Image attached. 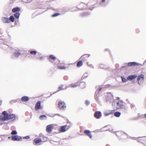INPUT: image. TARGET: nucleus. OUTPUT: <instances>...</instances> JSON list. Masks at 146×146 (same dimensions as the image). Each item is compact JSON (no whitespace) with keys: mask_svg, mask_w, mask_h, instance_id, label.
<instances>
[{"mask_svg":"<svg viewBox=\"0 0 146 146\" xmlns=\"http://www.w3.org/2000/svg\"><path fill=\"white\" fill-rule=\"evenodd\" d=\"M66 125H64L61 126L60 128L59 129V131L60 132H64L66 131Z\"/></svg>","mask_w":146,"mask_h":146,"instance_id":"obj_16","label":"nucleus"},{"mask_svg":"<svg viewBox=\"0 0 146 146\" xmlns=\"http://www.w3.org/2000/svg\"><path fill=\"white\" fill-rule=\"evenodd\" d=\"M121 113L119 111H117L114 113V115L117 117H119L120 115H121Z\"/></svg>","mask_w":146,"mask_h":146,"instance_id":"obj_28","label":"nucleus"},{"mask_svg":"<svg viewBox=\"0 0 146 146\" xmlns=\"http://www.w3.org/2000/svg\"><path fill=\"white\" fill-rule=\"evenodd\" d=\"M105 67V65L103 64H100L99 65V68H100L104 69Z\"/></svg>","mask_w":146,"mask_h":146,"instance_id":"obj_38","label":"nucleus"},{"mask_svg":"<svg viewBox=\"0 0 146 146\" xmlns=\"http://www.w3.org/2000/svg\"><path fill=\"white\" fill-rule=\"evenodd\" d=\"M144 75L143 74L139 75L137 77V80H143L144 78Z\"/></svg>","mask_w":146,"mask_h":146,"instance_id":"obj_21","label":"nucleus"},{"mask_svg":"<svg viewBox=\"0 0 146 146\" xmlns=\"http://www.w3.org/2000/svg\"><path fill=\"white\" fill-rule=\"evenodd\" d=\"M145 117L146 118V113L144 115Z\"/></svg>","mask_w":146,"mask_h":146,"instance_id":"obj_49","label":"nucleus"},{"mask_svg":"<svg viewBox=\"0 0 146 146\" xmlns=\"http://www.w3.org/2000/svg\"><path fill=\"white\" fill-rule=\"evenodd\" d=\"M31 1H29V0H27V1L25 2L27 3L30 2Z\"/></svg>","mask_w":146,"mask_h":146,"instance_id":"obj_47","label":"nucleus"},{"mask_svg":"<svg viewBox=\"0 0 146 146\" xmlns=\"http://www.w3.org/2000/svg\"><path fill=\"white\" fill-rule=\"evenodd\" d=\"M2 20L4 23H9V18L6 17H2Z\"/></svg>","mask_w":146,"mask_h":146,"instance_id":"obj_18","label":"nucleus"},{"mask_svg":"<svg viewBox=\"0 0 146 146\" xmlns=\"http://www.w3.org/2000/svg\"><path fill=\"white\" fill-rule=\"evenodd\" d=\"M105 0H102V3H104L105 2Z\"/></svg>","mask_w":146,"mask_h":146,"instance_id":"obj_48","label":"nucleus"},{"mask_svg":"<svg viewBox=\"0 0 146 146\" xmlns=\"http://www.w3.org/2000/svg\"><path fill=\"white\" fill-rule=\"evenodd\" d=\"M116 135L117 136V134H116Z\"/></svg>","mask_w":146,"mask_h":146,"instance_id":"obj_55","label":"nucleus"},{"mask_svg":"<svg viewBox=\"0 0 146 146\" xmlns=\"http://www.w3.org/2000/svg\"><path fill=\"white\" fill-rule=\"evenodd\" d=\"M38 54H37L36 57V58L39 60L40 61H42L43 60L44 58L43 56H41L40 55V54L38 52Z\"/></svg>","mask_w":146,"mask_h":146,"instance_id":"obj_13","label":"nucleus"},{"mask_svg":"<svg viewBox=\"0 0 146 146\" xmlns=\"http://www.w3.org/2000/svg\"><path fill=\"white\" fill-rule=\"evenodd\" d=\"M35 108L36 110L41 109L42 108V106H41V103L40 101H38L36 104Z\"/></svg>","mask_w":146,"mask_h":146,"instance_id":"obj_10","label":"nucleus"},{"mask_svg":"<svg viewBox=\"0 0 146 146\" xmlns=\"http://www.w3.org/2000/svg\"><path fill=\"white\" fill-rule=\"evenodd\" d=\"M58 68H59L61 69H64L66 68V67L64 66L61 65L58 66Z\"/></svg>","mask_w":146,"mask_h":146,"instance_id":"obj_37","label":"nucleus"},{"mask_svg":"<svg viewBox=\"0 0 146 146\" xmlns=\"http://www.w3.org/2000/svg\"><path fill=\"white\" fill-rule=\"evenodd\" d=\"M10 138V137H8V138Z\"/></svg>","mask_w":146,"mask_h":146,"instance_id":"obj_53","label":"nucleus"},{"mask_svg":"<svg viewBox=\"0 0 146 146\" xmlns=\"http://www.w3.org/2000/svg\"><path fill=\"white\" fill-rule=\"evenodd\" d=\"M102 88H99V90H97V91H98L99 92L100 91L102 90Z\"/></svg>","mask_w":146,"mask_h":146,"instance_id":"obj_45","label":"nucleus"},{"mask_svg":"<svg viewBox=\"0 0 146 146\" xmlns=\"http://www.w3.org/2000/svg\"><path fill=\"white\" fill-rule=\"evenodd\" d=\"M55 115H58V116H60V117H63L60 114H56Z\"/></svg>","mask_w":146,"mask_h":146,"instance_id":"obj_46","label":"nucleus"},{"mask_svg":"<svg viewBox=\"0 0 146 146\" xmlns=\"http://www.w3.org/2000/svg\"><path fill=\"white\" fill-rule=\"evenodd\" d=\"M30 138V137L29 136H27L25 137H23V138L24 139H28Z\"/></svg>","mask_w":146,"mask_h":146,"instance_id":"obj_40","label":"nucleus"},{"mask_svg":"<svg viewBox=\"0 0 146 146\" xmlns=\"http://www.w3.org/2000/svg\"><path fill=\"white\" fill-rule=\"evenodd\" d=\"M108 49H106L105 50L106 51V50H108Z\"/></svg>","mask_w":146,"mask_h":146,"instance_id":"obj_51","label":"nucleus"},{"mask_svg":"<svg viewBox=\"0 0 146 146\" xmlns=\"http://www.w3.org/2000/svg\"><path fill=\"white\" fill-rule=\"evenodd\" d=\"M109 131H110L111 132H113V129H109Z\"/></svg>","mask_w":146,"mask_h":146,"instance_id":"obj_44","label":"nucleus"},{"mask_svg":"<svg viewBox=\"0 0 146 146\" xmlns=\"http://www.w3.org/2000/svg\"><path fill=\"white\" fill-rule=\"evenodd\" d=\"M83 62L82 60H80L78 62L77 64V66L78 67H80L83 65Z\"/></svg>","mask_w":146,"mask_h":146,"instance_id":"obj_24","label":"nucleus"},{"mask_svg":"<svg viewBox=\"0 0 146 146\" xmlns=\"http://www.w3.org/2000/svg\"><path fill=\"white\" fill-rule=\"evenodd\" d=\"M95 98L96 101L98 103L100 102V100L101 96L100 93L98 91H96L95 94Z\"/></svg>","mask_w":146,"mask_h":146,"instance_id":"obj_4","label":"nucleus"},{"mask_svg":"<svg viewBox=\"0 0 146 146\" xmlns=\"http://www.w3.org/2000/svg\"><path fill=\"white\" fill-rule=\"evenodd\" d=\"M78 86V84L76 83L75 84H70L69 86L72 88H75L77 86Z\"/></svg>","mask_w":146,"mask_h":146,"instance_id":"obj_31","label":"nucleus"},{"mask_svg":"<svg viewBox=\"0 0 146 146\" xmlns=\"http://www.w3.org/2000/svg\"><path fill=\"white\" fill-rule=\"evenodd\" d=\"M118 98V100H119V98Z\"/></svg>","mask_w":146,"mask_h":146,"instance_id":"obj_54","label":"nucleus"},{"mask_svg":"<svg viewBox=\"0 0 146 146\" xmlns=\"http://www.w3.org/2000/svg\"><path fill=\"white\" fill-rule=\"evenodd\" d=\"M84 133L89 136L90 138H92V135L90 130H85L84 131Z\"/></svg>","mask_w":146,"mask_h":146,"instance_id":"obj_12","label":"nucleus"},{"mask_svg":"<svg viewBox=\"0 0 146 146\" xmlns=\"http://www.w3.org/2000/svg\"><path fill=\"white\" fill-rule=\"evenodd\" d=\"M137 76L136 75H131L127 77V79L128 80H132L133 79H134Z\"/></svg>","mask_w":146,"mask_h":146,"instance_id":"obj_14","label":"nucleus"},{"mask_svg":"<svg viewBox=\"0 0 146 146\" xmlns=\"http://www.w3.org/2000/svg\"><path fill=\"white\" fill-rule=\"evenodd\" d=\"M9 19V20L10 23L11 21L13 22L15 21V18L13 15L11 16Z\"/></svg>","mask_w":146,"mask_h":146,"instance_id":"obj_29","label":"nucleus"},{"mask_svg":"<svg viewBox=\"0 0 146 146\" xmlns=\"http://www.w3.org/2000/svg\"><path fill=\"white\" fill-rule=\"evenodd\" d=\"M11 139L13 141H20L22 137L18 135H12L11 136Z\"/></svg>","mask_w":146,"mask_h":146,"instance_id":"obj_6","label":"nucleus"},{"mask_svg":"<svg viewBox=\"0 0 146 146\" xmlns=\"http://www.w3.org/2000/svg\"><path fill=\"white\" fill-rule=\"evenodd\" d=\"M17 116L13 113L9 114L6 111H4L0 115V125H3L4 123L1 121H4L11 120L12 121H15L18 119Z\"/></svg>","mask_w":146,"mask_h":146,"instance_id":"obj_1","label":"nucleus"},{"mask_svg":"<svg viewBox=\"0 0 146 146\" xmlns=\"http://www.w3.org/2000/svg\"><path fill=\"white\" fill-rule=\"evenodd\" d=\"M58 105L59 108L60 109H64L66 108V106L65 105L64 102L62 101H59Z\"/></svg>","mask_w":146,"mask_h":146,"instance_id":"obj_8","label":"nucleus"},{"mask_svg":"<svg viewBox=\"0 0 146 146\" xmlns=\"http://www.w3.org/2000/svg\"><path fill=\"white\" fill-rule=\"evenodd\" d=\"M143 80H137L138 81V84L139 85H141L143 83Z\"/></svg>","mask_w":146,"mask_h":146,"instance_id":"obj_39","label":"nucleus"},{"mask_svg":"<svg viewBox=\"0 0 146 146\" xmlns=\"http://www.w3.org/2000/svg\"><path fill=\"white\" fill-rule=\"evenodd\" d=\"M14 16L16 19H18L19 18L20 14L18 12H16L14 14Z\"/></svg>","mask_w":146,"mask_h":146,"instance_id":"obj_25","label":"nucleus"},{"mask_svg":"<svg viewBox=\"0 0 146 146\" xmlns=\"http://www.w3.org/2000/svg\"><path fill=\"white\" fill-rule=\"evenodd\" d=\"M110 112H109L108 113H104V115L105 116H108V115H110Z\"/></svg>","mask_w":146,"mask_h":146,"instance_id":"obj_43","label":"nucleus"},{"mask_svg":"<svg viewBox=\"0 0 146 146\" xmlns=\"http://www.w3.org/2000/svg\"><path fill=\"white\" fill-rule=\"evenodd\" d=\"M17 134V132L16 130H13L11 133V134L13 135H16Z\"/></svg>","mask_w":146,"mask_h":146,"instance_id":"obj_35","label":"nucleus"},{"mask_svg":"<svg viewBox=\"0 0 146 146\" xmlns=\"http://www.w3.org/2000/svg\"><path fill=\"white\" fill-rule=\"evenodd\" d=\"M63 85H61L58 88V89H59L58 91H59L60 90H65L67 88L66 87H65V88H63Z\"/></svg>","mask_w":146,"mask_h":146,"instance_id":"obj_30","label":"nucleus"},{"mask_svg":"<svg viewBox=\"0 0 146 146\" xmlns=\"http://www.w3.org/2000/svg\"><path fill=\"white\" fill-rule=\"evenodd\" d=\"M29 98L27 96H24L22 97L21 99V100L23 102H26L28 101Z\"/></svg>","mask_w":146,"mask_h":146,"instance_id":"obj_17","label":"nucleus"},{"mask_svg":"<svg viewBox=\"0 0 146 146\" xmlns=\"http://www.w3.org/2000/svg\"><path fill=\"white\" fill-rule=\"evenodd\" d=\"M34 142L36 144H38L42 141L41 139L40 138H36L34 140Z\"/></svg>","mask_w":146,"mask_h":146,"instance_id":"obj_19","label":"nucleus"},{"mask_svg":"<svg viewBox=\"0 0 146 146\" xmlns=\"http://www.w3.org/2000/svg\"><path fill=\"white\" fill-rule=\"evenodd\" d=\"M113 100V96L111 94H109L107 96L106 98V100L107 102H111Z\"/></svg>","mask_w":146,"mask_h":146,"instance_id":"obj_7","label":"nucleus"},{"mask_svg":"<svg viewBox=\"0 0 146 146\" xmlns=\"http://www.w3.org/2000/svg\"><path fill=\"white\" fill-rule=\"evenodd\" d=\"M87 65L90 68L93 69L94 68V66L92 64H90L89 62L87 63Z\"/></svg>","mask_w":146,"mask_h":146,"instance_id":"obj_34","label":"nucleus"},{"mask_svg":"<svg viewBox=\"0 0 146 146\" xmlns=\"http://www.w3.org/2000/svg\"><path fill=\"white\" fill-rule=\"evenodd\" d=\"M20 10V8L18 7H16L15 8H13L12 10V11L13 13H16L17 12L19 11Z\"/></svg>","mask_w":146,"mask_h":146,"instance_id":"obj_15","label":"nucleus"},{"mask_svg":"<svg viewBox=\"0 0 146 146\" xmlns=\"http://www.w3.org/2000/svg\"><path fill=\"white\" fill-rule=\"evenodd\" d=\"M94 117L97 119L100 118L102 116L101 112L100 111H97L95 112L94 114Z\"/></svg>","mask_w":146,"mask_h":146,"instance_id":"obj_5","label":"nucleus"},{"mask_svg":"<svg viewBox=\"0 0 146 146\" xmlns=\"http://www.w3.org/2000/svg\"><path fill=\"white\" fill-rule=\"evenodd\" d=\"M121 78L122 81L123 83L126 82L127 81V80H128L127 79H127H125V78H124V77L123 76L121 77Z\"/></svg>","mask_w":146,"mask_h":146,"instance_id":"obj_32","label":"nucleus"},{"mask_svg":"<svg viewBox=\"0 0 146 146\" xmlns=\"http://www.w3.org/2000/svg\"><path fill=\"white\" fill-rule=\"evenodd\" d=\"M109 112H110V114H112L113 113H114V110H111L109 111Z\"/></svg>","mask_w":146,"mask_h":146,"instance_id":"obj_42","label":"nucleus"},{"mask_svg":"<svg viewBox=\"0 0 146 146\" xmlns=\"http://www.w3.org/2000/svg\"><path fill=\"white\" fill-rule=\"evenodd\" d=\"M117 105L116 108L117 109H124L125 106L123 105V101L122 100H115L112 102V105L114 106L115 104Z\"/></svg>","mask_w":146,"mask_h":146,"instance_id":"obj_2","label":"nucleus"},{"mask_svg":"<svg viewBox=\"0 0 146 146\" xmlns=\"http://www.w3.org/2000/svg\"><path fill=\"white\" fill-rule=\"evenodd\" d=\"M59 15H60V13H55L52 15V17H56L58 16Z\"/></svg>","mask_w":146,"mask_h":146,"instance_id":"obj_36","label":"nucleus"},{"mask_svg":"<svg viewBox=\"0 0 146 146\" xmlns=\"http://www.w3.org/2000/svg\"><path fill=\"white\" fill-rule=\"evenodd\" d=\"M141 64L137 63L135 62H130L128 63V65L129 66H139L141 65Z\"/></svg>","mask_w":146,"mask_h":146,"instance_id":"obj_9","label":"nucleus"},{"mask_svg":"<svg viewBox=\"0 0 146 146\" xmlns=\"http://www.w3.org/2000/svg\"><path fill=\"white\" fill-rule=\"evenodd\" d=\"M0 138H1L0 137Z\"/></svg>","mask_w":146,"mask_h":146,"instance_id":"obj_56","label":"nucleus"},{"mask_svg":"<svg viewBox=\"0 0 146 146\" xmlns=\"http://www.w3.org/2000/svg\"><path fill=\"white\" fill-rule=\"evenodd\" d=\"M49 57L50 59L53 60H54L56 59V57L54 56L53 55H50L49 56Z\"/></svg>","mask_w":146,"mask_h":146,"instance_id":"obj_33","label":"nucleus"},{"mask_svg":"<svg viewBox=\"0 0 146 146\" xmlns=\"http://www.w3.org/2000/svg\"><path fill=\"white\" fill-rule=\"evenodd\" d=\"M89 74L88 72H87L85 73L83 75L81 78L82 79H83L86 78L88 76Z\"/></svg>","mask_w":146,"mask_h":146,"instance_id":"obj_22","label":"nucleus"},{"mask_svg":"<svg viewBox=\"0 0 146 146\" xmlns=\"http://www.w3.org/2000/svg\"><path fill=\"white\" fill-rule=\"evenodd\" d=\"M47 118L46 116L45 115H41L39 117L40 119L41 120H46L47 119Z\"/></svg>","mask_w":146,"mask_h":146,"instance_id":"obj_23","label":"nucleus"},{"mask_svg":"<svg viewBox=\"0 0 146 146\" xmlns=\"http://www.w3.org/2000/svg\"><path fill=\"white\" fill-rule=\"evenodd\" d=\"M80 85L82 88H84L86 86V83L84 82H81Z\"/></svg>","mask_w":146,"mask_h":146,"instance_id":"obj_27","label":"nucleus"},{"mask_svg":"<svg viewBox=\"0 0 146 146\" xmlns=\"http://www.w3.org/2000/svg\"><path fill=\"white\" fill-rule=\"evenodd\" d=\"M24 50L22 49H17L13 51V55L11 56L12 58H14L13 56L15 57H18L21 54H23L24 53Z\"/></svg>","mask_w":146,"mask_h":146,"instance_id":"obj_3","label":"nucleus"},{"mask_svg":"<svg viewBox=\"0 0 146 146\" xmlns=\"http://www.w3.org/2000/svg\"><path fill=\"white\" fill-rule=\"evenodd\" d=\"M52 125H48L46 127V131L48 133L51 132L52 131Z\"/></svg>","mask_w":146,"mask_h":146,"instance_id":"obj_11","label":"nucleus"},{"mask_svg":"<svg viewBox=\"0 0 146 146\" xmlns=\"http://www.w3.org/2000/svg\"><path fill=\"white\" fill-rule=\"evenodd\" d=\"M90 13L88 12H83L80 13V15L81 17L87 16L90 15Z\"/></svg>","mask_w":146,"mask_h":146,"instance_id":"obj_20","label":"nucleus"},{"mask_svg":"<svg viewBox=\"0 0 146 146\" xmlns=\"http://www.w3.org/2000/svg\"><path fill=\"white\" fill-rule=\"evenodd\" d=\"M90 104V102L88 100H86L85 101V104L87 105L88 106Z\"/></svg>","mask_w":146,"mask_h":146,"instance_id":"obj_41","label":"nucleus"},{"mask_svg":"<svg viewBox=\"0 0 146 146\" xmlns=\"http://www.w3.org/2000/svg\"><path fill=\"white\" fill-rule=\"evenodd\" d=\"M30 53L31 54L34 56L36 55L37 52L35 50H32L31 51Z\"/></svg>","mask_w":146,"mask_h":146,"instance_id":"obj_26","label":"nucleus"},{"mask_svg":"<svg viewBox=\"0 0 146 146\" xmlns=\"http://www.w3.org/2000/svg\"><path fill=\"white\" fill-rule=\"evenodd\" d=\"M84 55H83V56H81V58H83V56H84Z\"/></svg>","mask_w":146,"mask_h":146,"instance_id":"obj_50","label":"nucleus"},{"mask_svg":"<svg viewBox=\"0 0 146 146\" xmlns=\"http://www.w3.org/2000/svg\"><path fill=\"white\" fill-rule=\"evenodd\" d=\"M88 56H90V54H88Z\"/></svg>","mask_w":146,"mask_h":146,"instance_id":"obj_52","label":"nucleus"}]
</instances>
